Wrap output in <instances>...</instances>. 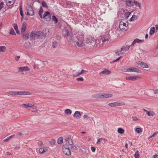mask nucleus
I'll return each instance as SVG.
<instances>
[{"mask_svg": "<svg viewBox=\"0 0 158 158\" xmlns=\"http://www.w3.org/2000/svg\"><path fill=\"white\" fill-rule=\"evenodd\" d=\"M111 73V72L106 69H105L103 71H102L99 73V74L100 75H102V74H104L105 75H109Z\"/></svg>", "mask_w": 158, "mask_h": 158, "instance_id": "ddd939ff", "label": "nucleus"}, {"mask_svg": "<svg viewBox=\"0 0 158 158\" xmlns=\"http://www.w3.org/2000/svg\"><path fill=\"white\" fill-rule=\"evenodd\" d=\"M19 10L20 12V14L21 16V19H23V9L22 6H20Z\"/></svg>", "mask_w": 158, "mask_h": 158, "instance_id": "2f4dec72", "label": "nucleus"}, {"mask_svg": "<svg viewBox=\"0 0 158 158\" xmlns=\"http://www.w3.org/2000/svg\"><path fill=\"white\" fill-rule=\"evenodd\" d=\"M27 24L26 23H23L22 26L21 33L22 34H23V33L25 31L26 28Z\"/></svg>", "mask_w": 158, "mask_h": 158, "instance_id": "aec40b11", "label": "nucleus"}, {"mask_svg": "<svg viewBox=\"0 0 158 158\" xmlns=\"http://www.w3.org/2000/svg\"><path fill=\"white\" fill-rule=\"evenodd\" d=\"M6 47L5 46H0V52L2 51L3 52H4L6 51Z\"/></svg>", "mask_w": 158, "mask_h": 158, "instance_id": "ea45409f", "label": "nucleus"}, {"mask_svg": "<svg viewBox=\"0 0 158 158\" xmlns=\"http://www.w3.org/2000/svg\"><path fill=\"white\" fill-rule=\"evenodd\" d=\"M63 152L66 155L69 156L71 155L70 150L69 148H67L65 147L63 148Z\"/></svg>", "mask_w": 158, "mask_h": 158, "instance_id": "9d476101", "label": "nucleus"}, {"mask_svg": "<svg viewBox=\"0 0 158 158\" xmlns=\"http://www.w3.org/2000/svg\"><path fill=\"white\" fill-rule=\"evenodd\" d=\"M126 25L127 24L126 23L121 21L119 24V28L121 30H124L125 31H126L128 29V28Z\"/></svg>", "mask_w": 158, "mask_h": 158, "instance_id": "0eeeda50", "label": "nucleus"}, {"mask_svg": "<svg viewBox=\"0 0 158 158\" xmlns=\"http://www.w3.org/2000/svg\"><path fill=\"white\" fill-rule=\"evenodd\" d=\"M95 40L92 36H88L86 40V43L89 45H93L95 44Z\"/></svg>", "mask_w": 158, "mask_h": 158, "instance_id": "39448f33", "label": "nucleus"}, {"mask_svg": "<svg viewBox=\"0 0 158 158\" xmlns=\"http://www.w3.org/2000/svg\"><path fill=\"white\" fill-rule=\"evenodd\" d=\"M35 33L36 32H35L33 31H32L31 32L30 35V38L31 40H32L34 38L35 35Z\"/></svg>", "mask_w": 158, "mask_h": 158, "instance_id": "473e14b6", "label": "nucleus"}, {"mask_svg": "<svg viewBox=\"0 0 158 158\" xmlns=\"http://www.w3.org/2000/svg\"><path fill=\"white\" fill-rule=\"evenodd\" d=\"M48 150L47 148H41L39 150V152L40 154H43Z\"/></svg>", "mask_w": 158, "mask_h": 158, "instance_id": "412c9836", "label": "nucleus"}, {"mask_svg": "<svg viewBox=\"0 0 158 158\" xmlns=\"http://www.w3.org/2000/svg\"><path fill=\"white\" fill-rule=\"evenodd\" d=\"M72 112V110L69 109H66L64 111V112L68 115L71 114Z\"/></svg>", "mask_w": 158, "mask_h": 158, "instance_id": "cd10ccee", "label": "nucleus"}, {"mask_svg": "<svg viewBox=\"0 0 158 158\" xmlns=\"http://www.w3.org/2000/svg\"><path fill=\"white\" fill-rule=\"evenodd\" d=\"M138 18L136 15H132V17L130 19L129 21H133L136 20Z\"/></svg>", "mask_w": 158, "mask_h": 158, "instance_id": "a878e982", "label": "nucleus"}, {"mask_svg": "<svg viewBox=\"0 0 158 158\" xmlns=\"http://www.w3.org/2000/svg\"><path fill=\"white\" fill-rule=\"evenodd\" d=\"M139 77L136 76L129 77H126V79L127 80L133 81L136 80L137 78H139Z\"/></svg>", "mask_w": 158, "mask_h": 158, "instance_id": "4be33fe9", "label": "nucleus"}, {"mask_svg": "<svg viewBox=\"0 0 158 158\" xmlns=\"http://www.w3.org/2000/svg\"><path fill=\"white\" fill-rule=\"evenodd\" d=\"M38 144L41 147L43 146V143H42V142L41 141H39L38 143Z\"/></svg>", "mask_w": 158, "mask_h": 158, "instance_id": "e2e57ef3", "label": "nucleus"}, {"mask_svg": "<svg viewBox=\"0 0 158 158\" xmlns=\"http://www.w3.org/2000/svg\"><path fill=\"white\" fill-rule=\"evenodd\" d=\"M43 64V63L42 62H40L39 64H34L33 66L34 67L35 69H39L42 68V67L41 66V65Z\"/></svg>", "mask_w": 158, "mask_h": 158, "instance_id": "5701e85b", "label": "nucleus"}, {"mask_svg": "<svg viewBox=\"0 0 158 158\" xmlns=\"http://www.w3.org/2000/svg\"><path fill=\"white\" fill-rule=\"evenodd\" d=\"M118 132L120 134H123L124 132V130L121 128H119L117 130Z\"/></svg>", "mask_w": 158, "mask_h": 158, "instance_id": "c756f323", "label": "nucleus"}, {"mask_svg": "<svg viewBox=\"0 0 158 158\" xmlns=\"http://www.w3.org/2000/svg\"><path fill=\"white\" fill-rule=\"evenodd\" d=\"M120 51L119 50H117L115 52V54L116 55L119 56V52Z\"/></svg>", "mask_w": 158, "mask_h": 158, "instance_id": "052dcab7", "label": "nucleus"}, {"mask_svg": "<svg viewBox=\"0 0 158 158\" xmlns=\"http://www.w3.org/2000/svg\"><path fill=\"white\" fill-rule=\"evenodd\" d=\"M68 142L69 144L70 145H72L73 144V142L72 141V139H71V138L69 139V140Z\"/></svg>", "mask_w": 158, "mask_h": 158, "instance_id": "5fc2aeb1", "label": "nucleus"}, {"mask_svg": "<svg viewBox=\"0 0 158 158\" xmlns=\"http://www.w3.org/2000/svg\"><path fill=\"white\" fill-rule=\"evenodd\" d=\"M81 115L80 112L78 111H76L74 113L73 116L77 119H79L81 118Z\"/></svg>", "mask_w": 158, "mask_h": 158, "instance_id": "a211bd4d", "label": "nucleus"}, {"mask_svg": "<svg viewBox=\"0 0 158 158\" xmlns=\"http://www.w3.org/2000/svg\"><path fill=\"white\" fill-rule=\"evenodd\" d=\"M43 12V10L41 6L40 7L39 10V15L40 17L41 18H43L42 13Z\"/></svg>", "mask_w": 158, "mask_h": 158, "instance_id": "b1692460", "label": "nucleus"}, {"mask_svg": "<svg viewBox=\"0 0 158 158\" xmlns=\"http://www.w3.org/2000/svg\"><path fill=\"white\" fill-rule=\"evenodd\" d=\"M78 81H84V79L81 77L78 78L76 79Z\"/></svg>", "mask_w": 158, "mask_h": 158, "instance_id": "09e8293b", "label": "nucleus"}, {"mask_svg": "<svg viewBox=\"0 0 158 158\" xmlns=\"http://www.w3.org/2000/svg\"><path fill=\"white\" fill-rule=\"evenodd\" d=\"M27 15L32 16L34 14V11L33 10L32 7L30 6H29L27 7Z\"/></svg>", "mask_w": 158, "mask_h": 158, "instance_id": "423d86ee", "label": "nucleus"}, {"mask_svg": "<svg viewBox=\"0 0 158 158\" xmlns=\"http://www.w3.org/2000/svg\"><path fill=\"white\" fill-rule=\"evenodd\" d=\"M132 118L133 120L134 121H137L139 120V119L137 118L136 117L132 116Z\"/></svg>", "mask_w": 158, "mask_h": 158, "instance_id": "3c124183", "label": "nucleus"}, {"mask_svg": "<svg viewBox=\"0 0 158 158\" xmlns=\"http://www.w3.org/2000/svg\"><path fill=\"white\" fill-rule=\"evenodd\" d=\"M29 105H30L29 103L27 104H24L22 105L25 106L26 108H27L28 107H29Z\"/></svg>", "mask_w": 158, "mask_h": 158, "instance_id": "0e129e2a", "label": "nucleus"}, {"mask_svg": "<svg viewBox=\"0 0 158 158\" xmlns=\"http://www.w3.org/2000/svg\"><path fill=\"white\" fill-rule=\"evenodd\" d=\"M15 136V135H11V136L8 137L6 139H4L3 140V141L4 142H8L11 138H12V137H13Z\"/></svg>", "mask_w": 158, "mask_h": 158, "instance_id": "72a5a7b5", "label": "nucleus"}, {"mask_svg": "<svg viewBox=\"0 0 158 158\" xmlns=\"http://www.w3.org/2000/svg\"><path fill=\"white\" fill-rule=\"evenodd\" d=\"M41 4H42V6L43 7H46V8L48 7L47 5V4L46 2H44V1L42 2Z\"/></svg>", "mask_w": 158, "mask_h": 158, "instance_id": "a18cd8bd", "label": "nucleus"}, {"mask_svg": "<svg viewBox=\"0 0 158 158\" xmlns=\"http://www.w3.org/2000/svg\"><path fill=\"white\" fill-rule=\"evenodd\" d=\"M155 28L154 27H152L151 28L149 34L150 35H152L155 33Z\"/></svg>", "mask_w": 158, "mask_h": 158, "instance_id": "7c9ffc66", "label": "nucleus"}, {"mask_svg": "<svg viewBox=\"0 0 158 158\" xmlns=\"http://www.w3.org/2000/svg\"><path fill=\"white\" fill-rule=\"evenodd\" d=\"M15 0H6V2L7 6H10L15 3Z\"/></svg>", "mask_w": 158, "mask_h": 158, "instance_id": "dca6fc26", "label": "nucleus"}, {"mask_svg": "<svg viewBox=\"0 0 158 158\" xmlns=\"http://www.w3.org/2000/svg\"><path fill=\"white\" fill-rule=\"evenodd\" d=\"M63 34L65 38H67V40L70 42H75L77 37L75 35H73L67 28H65L63 31Z\"/></svg>", "mask_w": 158, "mask_h": 158, "instance_id": "f257e3e1", "label": "nucleus"}, {"mask_svg": "<svg viewBox=\"0 0 158 158\" xmlns=\"http://www.w3.org/2000/svg\"><path fill=\"white\" fill-rule=\"evenodd\" d=\"M135 131L137 133H139L140 132H142V131L140 128H137L135 129Z\"/></svg>", "mask_w": 158, "mask_h": 158, "instance_id": "79ce46f5", "label": "nucleus"}, {"mask_svg": "<svg viewBox=\"0 0 158 158\" xmlns=\"http://www.w3.org/2000/svg\"><path fill=\"white\" fill-rule=\"evenodd\" d=\"M36 35H37V38L38 39L42 38V37H44L46 35V34L41 31L36 32Z\"/></svg>", "mask_w": 158, "mask_h": 158, "instance_id": "9b49d317", "label": "nucleus"}, {"mask_svg": "<svg viewBox=\"0 0 158 158\" xmlns=\"http://www.w3.org/2000/svg\"><path fill=\"white\" fill-rule=\"evenodd\" d=\"M9 33L10 34L12 35H16L15 33L12 28H11L10 29Z\"/></svg>", "mask_w": 158, "mask_h": 158, "instance_id": "c9c22d12", "label": "nucleus"}, {"mask_svg": "<svg viewBox=\"0 0 158 158\" xmlns=\"http://www.w3.org/2000/svg\"><path fill=\"white\" fill-rule=\"evenodd\" d=\"M51 143L52 144L54 145L55 143V140L54 139H52L51 141Z\"/></svg>", "mask_w": 158, "mask_h": 158, "instance_id": "13d9d810", "label": "nucleus"}, {"mask_svg": "<svg viewBox=\"0 0 158 158\" xmlns=\"http://www.w3.org/2000/svg\"><path fill=\"white\" fill-rule=\"evenodd\" d=\"M83 118L84 119H87L90 118V117H89L87 115L85 114L83 116Z\"/></svg>", "mask_w": 158, "mask_h": 158, "instance_id": "864d4df0", "label": "nucleus"}, {"mask_svg": "<svg viewBox=\"0 0 158 158\" xmlns=\"http://www.w3.org/2000/svg\"><path fill=\"white\" fill-rule=\"evenodd\" d=\"M131 45H127L126 46H123L121 49V54H123L124 53V52H123V50L128 51L129 50V48Z\"/></svg>", "mask_w": 158, "mask_h": 158, "instance_id": "4468645a", "label": "nucleus"}, {"mask_svg": "<svg viewBox=\"0 0 158 158\" xmlns=\"http://www.w3.org/2000/svg\"><path fill=\"white\" fill-rule=\"evenodd\" d=\"M103 98H107L111 97L113 95L112 94H108L106 93L103 94Z\"/></svg>", "mask_w": 158, "mask_h": 158, "instance_id": "393cba45", "label": "nucleus"}, {"mask_svg": "<svg viewBox=\"0 0 158 158\" xmlns=\"http://www.w3.org/2000/svg\"><path fill=\"white\" fill-rule=\"evenodd\" d=\"M103 96V94H97L93 95L92 97L94 98H102Z\"/></svg>", "mask_w": 158, "mask_h": 158, "instance_id": "f3484780", "label": "nucleus"}, {"mask_svg": "<svg viewBox=\"0 0 158 158\" xmlns=\"http://www.w3.org/2000/svg\"><path fill=\"white\" fill-rule=\"evenodd\" d=\"M30 94V92L26 91H17L18 95H28Z\"/></svg>", "mask_w": 158, "mask_h": 158, "instance_id": "6ab92c4d", "label": "nucleus"}, {"mask_svg": "<svg viewBox=\"0 0 158 158\" xmlns=\"http://www.w3.org/2000/svg\"><path fill=\"white\" fill-rule=\"evenodd\" d=\"M84 35H78L75 41V44L79 47H82L84 45Z\"/></svg>", "mask_w": 158, "mask_h": 158, "instance_id": "f03ea898", "label": "nucleus"}, {"mask_svg": "<svg viewBox=\"0 0 158 158\" xmlns=\"http://www.w3.org/2000/svg\"><path fill=\"white\" fill-rule=\"evenodd\" d=\"M91 149L92 151L93 152H94L96 150V148L94 147H91Z\"/></svg>", "mask_w": 158, "mask_h": 158, "instance_id": "338daca9", "label": "nucleus"}, {"mask_svg": "<svg viewBox=\"0 0 158 158\" xmlns=\"http://www.w3.org/2000/svg\"><path fill=\"white\" fill-rule=\"evenodd\" d=\"M121 57V56L117 58L116 60L113 61V63L115 62L118 61V60H120Z\"/></svg>", "mask_w": 158, "mask_h": 158, "instance_id": "bf43d9fd", "label": "nucleus"}, {"mask_svg": "<svg viewBox=\"0 0 158 158\" xmlns=\"http://www.w3.org/2000/svg\"><path fill=\"white\" fill-rule=\"evenodd\" d=\"M63 143V138L62 137H60L57 140V143L59 144H61Z\"/></svg>", "mask_w": 158, "mask_h": 158, "instance_id": "e433bc0d", "label": "nucleus"}, {"mask_svg": "<svg viewBox=\"0 0 158 158\" xmlns=\"http://www.w3.org/2000/svg\"><path fill=\"white\" fill-rule=\"evenodd\" d=\"M52 20L55 22V23H56L58 22V19H57V18L55 16L53 15L52 16Z\"/></svg>", "mask_w": 158, "mask_h": 158, "instance_id": "58836bf2", "label": "nucleus"}, {"mask_svg": "<svg viewBox=\"0 0 158 158\" xmlns=\"http://www.w3.org/2000/svg\"><path fill=\"white\" fill-rule=\"evenodd\" d=\"M56 38L57 40H60L61 39V36L58 35H57L56 36Z\"/></svg>", "mask_w": 158, "mask_h": 158, "instance_id": "680f3d73", "label": "nucleus"}, {"mask_svg": "<svg viewBox=\"0 0 158 158\" xmlns=\"http://www.w3.org/2000/svg\"><path fill=\"white\" fill-rule=\"evenodd\" d=\"M129 68H126L123 69L121 70V71L124 72H129Z\"/></svg>", "mask_w": 158, "mask_h": 158, "instance_id": "37998d69", "label": "nucleus"}, {"mask_svg": "<svg viewBox=\"0 0 158 158\" xmlns=\"http://www.w3.org/2000/svg\"><path fill=\"white\" fill-rule=\"evenodd\" d=\"M30 36V35L29 33H26L25 35H23V38L25 40H27V39H28Z\"/></svg>", "mask_w": 158, "mask_h": 158, "instance_id": "f704fd0d", "label": "nucleus"}, {"mask_svg": "<svg viewBox=\"0 0 158 158\" xmlns=\"http://www.w3.org/2000/svg\"><path fill=\"white\" fill-rule=\"evenodd\" d=\"M136 64L137 65L140 66L143 68H148V65L144 62L139 61L136 63Z\"/></svg>", "mask_w": 158, "mask_h": 158, "instance_id": "1a4fd4ad", "label": "nucleus"}, {"mask_svg": "<svg viewBox=\"0 0 158 158\" xmlns=\"http://www.w3.org/2000/svg\"><path fill=\"white\" fill-rule=\"evenodd\" d=\"M51 15L50 12L46 11L44 13L43 18L45 21L49 22L51 19Z\"/></svg>", "mask_w": 158, "mask_h": 158, "instance_id": "7ed1b4c3", "label": "nucleus"}, {"mask_svg": "<svg viewBox=\"0 0 158 158\" xmlns=\"http://www.w3.org/2000/svg\"><path fill=\"white\" fill-rule=\"evenodd\" d=\"M82 74H83L81 72L80 73H77V74H73V75L74 77H76L81 75Z\"/></svg>", "mask_w": 158, "mask_h": 158, "instance_id": "de8ad7c7", "label": "nucleus"}, {"mask_svg": "<svg viewBox=\"0 0 158 158\" xmlns=\"http://www.w3.org/2000/svg\"><path fill=\"white\" fill-rule=\"evenodd\" d=\"M126 5L128 7H131L134 5L135 0H125Z\"/></svg>", "mask_w": 158, "mask_h": 158, "instance_id": "6e6552de", "label": "nucleus"}, {"mask_svg": "<svg viewBox=\"0 0 158 158\" xmlns=\"http://www.w3.org/2000/svg\"><path fill=\"white\" fill-rule=\"evenodd\" d=\"M134 5L137 7H138L139 9H141V6L140 3L137 1H134Z\"/></svg>", "mask_w": 158, "mask_h": 158, "instance_id": "c85d7f7f", "label": "nucleus"}, {"mask_svg": "<svg viewBox=\"0 0 158 158\" xmlns=\"http://www.w3.org/2000/svg\"><path fill=\"white\" fill-rule=\"evenodd\" d=\"M136 43H142L144 41V40H139L138 39H135Z\"/></svg>", "mask_w": 158, "mask_h": 158, "instance_id": "a19ab883", "label": "nucleus"}, {"mask_svg": "<svg viewBox=\"0 0 158 158\" xmlns=\"http://www.w3.org/2000/svg\"><path fill=\"white\" fill-rule=\"evenodd\" d=\"M125 103L121 102H116L108 104V105L111 107H115L119 106H123Z\"/></svg>", "mask_w": 158, "mask_h": 158, "instance_id": "20e7f679", "label": "nucleus"}, {"mask_svg": "<svg viewBox=\"0 0 158 158\" xmlns=\"http://www.w3.org/2000/svg\"><path fill=\"white\" fill-rule=\"evenodd\" d=\"M18 69L20 72L27 71L30 70L29 68L27 66L19 67L18 68Z\"/></svg>", "mask_w": 158, "mask_h": 158, "instance_id": "f8f14e48", "label": "nucleus"}, {"mask_svg": "<svg viewBox=\"0 0 158 158\" xmlns=\"http://www.w3.org/2000/svg\"><path fill=\"white\" fill-rule=\"evenodd\" d=\"M129 68V72H135L137 73L141 72V71L139 69L136 68L132 67Z\"/></svg>", "mask_w": 158, "mask_h": 158, "instance_id": "2eb2a0df", "label": "nucleus"}, {"mask_svg": "<svg viewBox=\"0 0 158 158\" xmlns=\"http://www.w3.org/2000/svg\"><path fill=\"white\" fill-rule=\"evenodd\" d=\"M102 140H104V138H99L98 139L97 144H100L102 142Z\"/></svg>", "mask_w": 158, "mask_h": 158, "instance_id": "c03bdc74", "label": "nucleus"}, {"mask_svg": "<svg viewBox=\"0 0 158 158\" xmlns=\"http://www.w3.org/2000/svg\"><path fill=\"white\" fill-rule=\"evenodd\" d=\"M7 93L10 95H17V91H9Z\"/></svg>", "mask_w": 158, "mask_h": 158, "instance_id": "bb28decb", "label": "nucleus"}, {"mask_svg": "<svg viewBox=\"0 0 158 158\" xmlns=\"http://www.w3.org/2000/svg\"><path fill=\"white\" fill-rule=\"evenodd\" d=\"M155 114V113L154 112L152 111L151 112V111H149V113L148 114V116H153Z\"/></svg>", "mask_w": 158, "mask_h": 158, "instance_id": "49530a36", "label": "nucleus"}, {"mask_svg": "<svg viewBox=\"0 0 158 158\" xmlns=\"http://www.w3.org/2000/svg\"><path fill=\"white\" fill-rule=\"evenodd\" d=\"M58 45V43L56 41H54L52 42V47L53 48H55Z\"/></svg>", "mask_w": 158, "mask_h": 158, "instance_id": "4c0bfd02", "label": "nucleus"}, {"mask_svg": "<svg viewBox=\"0 0 158 158\" xmlns=\"http://www.w3.org/2000/svg\"><path fill=\"white\" fill-rule=\"evenodd\" d=\"M130 12H128L127 13H126L125 14V15L126 17L127 18H128L129 17V15H130Z\"/></svg>", "mask_w": 158, "mask_h": 158, "instance_id": "4d7b16f0", "label": "nucleus"}, {"mask_svg": "<svg viewBox=\"0 0 158 158\" xmlns=\"http://www.w3.org/2000/svg\"><path fill=\"white\" fill-rule=\"evenodd\" d=\"M154 93L155 94H158V89H155L153 90Z\"/></svg>", "mask_w": 158, "mask_h": 158, "instance_id": "69168bd1", "label": "nucleus"}, {"mask_svg": "<svg viewBox=\"0 0 158 158\" xmlns=\"http://www.w3.org/2000/svg\"><path fill=\"white\" fill-rule=\"evenodd\" d=\"M158 134V132L156 131L152 135L150 136L149 137L148 139H150V138L154 137L156 135Z\"/></svg>", "mask_w": 158, "mask_h": 158, "instance_id": "8fccbe9b", "label": "nucleus"}, {"mask_svg": "<svg viewBox=\"0 0 158 158\" xmlns=\"http://www.w3.org/2000/svg\"><path fill=\"white\" fill-rule=\"evenodd\" d=\"M3 3L1 2L0 3V10L3 7Z\"/></svg>", "mask_w": 158, "mask_h": 158, "instance_id": "774afa93", "label": "nucleus"}, {"mask_svg": "<svg viewBox=\"0 0 158 158\" xmlns=\"http://www.w3.org/2000/svg\"><path fill=\"white\" fill-rule=\"evenodd\" d=\"M13 26L15 30H17L18 29V27L17 24H14Z\"/></svg>", "mask_w": 158, "mask_h": 158, "instance_id": "6e6d98bb", "label": "nucleus"}, {"mask_svg": "<svg viewBox=\"0 0 158 158\" xmlns=\"http://www.w3.org/2000/svg\"><path fill=\"white\" fill-rule=\"evenodd\" d=\"M134 156L135 157V158H139V155L138 153V152H136L134 155Z\"/></svg>", "mask_w": 158, "mask_h": 158, "instance_id": "603ef678", "label": "nucleus"}]
</instances>
